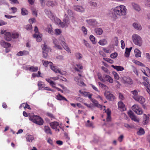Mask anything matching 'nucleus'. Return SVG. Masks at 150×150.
I'll return each instance as SVG.
<instances>
[{"instance_id":"26","label":"nucleus","mask_w":150,"mask_h":150,"mask_svg":"<svg viewBox=\"0 0 150 150\" xmlns=\"http://www.w3.org/2000/svg\"><path fill=\"white\" fill-rule=\"evenodd\" d=\"M98 43L101 46H104L107 44L108 42L106 39H103L100 40Z\"/></svg>"},{"instance_id":"45","label":"nucleus","mask_w":150,"mask_h":150,"mask_svg":"<svg viewBox=\"0 0 150 150\" xmlns=\"http://www.w3.org/2000/svg\"><path fill=\"white\" fill-rule=\"evenodd\" d=\"M85 125L87 127H93V122H90L89 120H87Z\"/></svg>"},{"instance_id":"12","label":"nucleus","mask_w":150,"mask_h":150,"mask_svg":"<svg viewBox=\"0 0 150 150\" xmlns=\"http://www.w3.org/2000/svg\"><path fill=\"white\" fill-rule=\"evenodd\" d=\"M134 99L137 101L138 102L142 105L145 102V98L142 96H135L133 97Z\"/></svg>"},{"instance_id":"61","label":"nucleus","mask_w":150,"mask_h":150,"mask_svg":"<svg viewBox=\"0 0 150 150\" xmlns=\"http://www.w3.org/2000/svg\"><path fill=\"white\" fill-rule=\"evenodd\" d=\"M50 84L52 86V87L53 88H56L57 87L55 86V83L53 81H51L50 82Z\"/></svg>"},{"instance_id":"39","label":"nucleus","mask_w":150,"mask_h":150,"mask_svg":"<svg viewBox=\"0 0 150 150\" xmlns=\"http://www.w3.org/2000/svg\"><path fill=\"white\" fill-rule=\"evenodd\" d=\"M46 30L50 34H53V32L52 30V27L51 25H50V26L47 28H46Z\"/></svg>"},{"instance_id":"56","label":"nucleus","mask_w":150,"mask_h":150,"mask_svg":"<svg viewBox=\"0 0 150 150\" xmlns=\"http://www.w3.org/2000/svg\"><path fill=\"white\" fill-rule=\"evenodd\" d=\"M84 44L88 48H90L91 46L90 44L85 40H83Z\"/></svg>"},{"instance_id":"3","label":"nucleus","mask_w":150,"mask_h":150,"mask_svg":"<svg viewBox=\"0 0 150 150\" xmlns=\"http://www.w3.org/2000/svg\"><path fill=\"white\" fill-rule=\"evenodd\" d=\"M29 119L32 121L39 125H42L43 124V121L41 117L37 115L33 116H29Z\"/></svg>"},{"instance_id":"9","label":"nucleus","mask_w":150,"mask_h":150,"mask_svg":"<svg viewBox=\"0 0 150 150\" xmlns=\"http://www.w3.org/2000/svg\"><path fill=\"white\" fill-rule=\"evenodd\" d=\"M86 22L88 25L93 27L96 26L98 25V23L94 19L87 20H86Z\"/></svg>"},{"instance_id":"24","label":"nucleus","mask_w":150,"mask_h":150,"mask_svg":"<svg viewBox=\"0 0 150 150\" xmlns=\"http://www.w3.org/2000/svg\"><path fill=\"white\" fill-rule=\"evenodd\" d=\"M94 31L97 35H100L103 33V30L101 28H97L95 29Z\"/></svg>"},{"instance_id":"27","label":"nucleus","mask_w":150,"mask_h":150,"mask_svg":"<svg viewBox=\"0 0 150 150\" xmlns=\"http://www.w3.org/2000/svg\"><path fill=\"white\" fill-rule=\"evenodd\" d=\"M56 98L57 100H65L66 101H68V100L66 99L64 96L58 93L57 96Z\"/></svg>"},{"instance_id":"33","label":"nucleus","mask_w":150,"mask_h":150,"mask_svg":"<svg viewBox=\"0 0 150 150\" xmlns=\"http://www.w3.org/2000/svg\"><path fill=\"white\" fill-rule=\"evenodd\" d=\"M42 62L43 65L46 67H47L48 65L50 67L52 64V62H48L47 61L42 60Z\"/></svg>"},{"instance_id":"46","label":"nucleus","mask_w":150,"mask_h":150,"mask_svg":"<svg viewBox=\"0 0 150 150\" xmlns=\"http://www.w3.org/2000/svg\"><path fill=\"white\" fill-rule=\"evenodd\" d=\"M89 38L91 41L92 42L93 44H96L95 38L93 35H90Z\"/></svg>"},{"instance_id":"16","label":"nucleus","mask_w":150,"mask_h":150,"mask_svg":"<svg viewBox=\"0 0 150 150\" xmlns=\"http://www.w3.org/2000/svg\"><path fill=\"white\" fill-rule=\"evenodd\" d=\"M131 5L135 11L139 12L141 10V9L140 6L134 2H132L131 3Z\"/></svg>"},{"instance_id":"31","label":"nucleus","mask_w":150,"mask_h":150,"mask_svg":"<svg viewBox=\"0 0 150 150\" xmlns=\"http://www.w3.org/2000/svg\"><path fill=\"white\" fill-rule=\"evenodd\" d=\"M26 136V139L27 142H32L34 140V138L33 136L28 134Z\"/></svg>"},{"instance_id":"5","label":"nucleus","mask_w":150,"mask_h":150,"mask_svg":"<svg viewBox=\"0 0 150 150\" xmlns=\"http://www.w3.org/2000/svg\"><path fill=\"white\" fill-rule=\"evenodd\" d=\"M34 31L35 33L33 35V37L36 38L37 42H40L42 40V34L39 33L37 26H35V27Z\"/></svg>"},{"instance_id":"48","label":"nucleus","mask_w":150,"mask_h":150,"mask_svg":"<svg viewBox=\"0 0 150 150\" xmlns=\"http://www.w3.org/2000/svg\"><path fill=\"white\" fill-rule=\"evenodd\" d=\"M75 56L77 59H81L83 57L82 54L79 52L75 54Z\"/></svg>"},{"instance_id":"50","label":"nucleus","mask_w":150,"mask_h":150,"mask_svg":"<svg viewBox=\"0 0 150 150\" xmlns=\"http://www.w3.org/2000/svg\"><path fill=\"white\" fill-rule=\"evenodd\" d=\"M112 74L114 75V78L115 79L118 80L119 79V76L116 72L113 71L112 72Z\"/></svg>"},{"instance_id":"64","label":"nucleus","mask_w":150,"mask_h":150,"mask_svg":"<svg viewBox=\"0 0 150 150\" xmlns=\"http://www.w3.org/2000/svg\"><path fill=\"white\" fill-rule=\"evenodd\" d=\"M145 56L149 62H150V56L149 54V53H146L145 54Z\"/></svg>"},{"instance_id":"1","label":"nucleus","mask_w":150,"mask_h":150,"mask_svg":"<svg viewBox=\"0 0 150 150\" xmlns=\"http://www.w3.org/2000/svg\"><path fill=\"white\" fill-rule=\"evenodd\" d=\"M127 10L125 6L120 5L112 8L109 11V16L113 20L119 17L125 16L127 13Z\"/></svg>"},{"instance_id":"19","label":"nucleus","mask_w":150,"mask_h":150,"mask_svg":"<svg viewBox=\"0 0 150 150\" xmlns=\"http://www.w3.org/2000/svg\"><path fill=\"white\" fill-rule=\"evenodd\" d=\"M149 117L148 115H146L144 114L143 124L144 125L147 124L149 122Z\"/></svg>"},{"instance_id":"18","label":"nucleus","mask_w":150,"mask_h":150,"mask_svg":"<svg viewBox=\"0 0 150 150\" xmlns=\"http://www.w3.org/2000/svg\"><path fill=\"white\" fill-rule=\"evenodd\" d=\"M124 82L125 83H126L129 84H131L132 83V82L131 79L129 77H124L123 78Z\"/></svg>"},{"instance_id":"25","label":"nucleus","mask_w":150,"mask_h":150,"mask_svg":"<svg viewBox=\"0 0 150 150\" xmlns=\"http://www.w3.org/2000/svg\"><path fill=\"white\" fill-rule=\"evenodd\" d=\"M29 52L26 50L20 51L17 54V55L18 56L25 55L29 54Z\"/></svg>"},{"instance_id":"44","label":"nucleus","mask_w":150,"mask_h":150,"mask_svg":"<svg viewBox=\"0 0 150 150\" xmlns=\"http://www.w3.org/2000/svg\"><path fill=\"white\" fill-rule=\"evenodd\" d=\"M145 132L142 128H140L138 131L137 132V134L138 135H142L144 134Z\"/></svg>"},{"instance_id":"55","label":"nucleus","mask_w":150,"mask_h":150,"mask_svg":"<svg viewBox=\"0 0 150 150\" xmlns=\"http://www.w3.org/2000/svg\"><path fill=\"white\" fill-rule=\"evenodd\" d=\"M101 69L103 71H104L108 74H109L110 73L109 71L108 70V69L104 67H101Z\"/></svg>"},{"instance_id":"4","label":"nucleus","mask_w":150,"mask_h":150,"mask_svg":"<svg viewBox=\"0 0 150 150\" xmlns=\"http://www.w3.org/2000/svg\"><path fill=\"white\" fill-rule=\"evenodd\" d=\"M132 39L134 43L139 46L142 45V40L140 37L136 34H134L132 36Z\"/></svg>"},{"instance_id":"7","label":"nucleus","mask_w":150,"mask_h":150,"mask_svg":"<svg viewBox=\"0 0 150 150\" xmlns=\"http://www.w3.org/2000/svg\"><path fill=\"white\" fill-rule=\"evenodd\" d=\"M132 108L133 110L137 115H141L143 114V111L142 109L139 107L138 105H134L132 106Z\"/></svg>"},{"instance_id":"15","label":"nucleus","mask_w":150,"mask_h":150,"mask_svg":"<svg viewBox=\"0 0 150 150\" xmlns=\"http://www.w3.org/2000/svg\"><path fill=\"white\" fill-rule=\"evenodd\" d=\"M104 78L105 81H107L111 83H112L113 82V80L112 78L108 75L104 74Z\"/></svg>"},{"instance_id":"35","label":"nucleus","mask_w":150,"mask_h":150,"mask_svg":"<svg viewBox=\"0 0 150 150\" xmlns=\"http://www.w3.org/2000/svg\"><path fill=\"white\" fill-rule=\"evenodd\" d=\"M48 16L52 21H54L57 23V21H56V19L57 18H55L52 12H50V13Z\"/></svg>"},{"instance_id":"52","label":"nucleus","mask_w":150,"mask_h":150,"mask_svg":"<svg viewBox=\"0 0 150 150\" xmlns=\"http://www.w3.org/2000/svg\"><path fill=\"white\" fill-rule=\"evenodd\" d=\"M32 14L33 16H37V11L36 9L33 8L32 9Z\"/></svg>"},{"instance_id":"58","label":"nucleus","mask_w":150,"mask_h":150,"mask_svg":"<svg viewBox=\"0 0 150 150\" xmlns=\"http://www.w3.org/2000/svg\"><path fill=\"white\" fill-rule=\"evenodd\" d=\"M55 32L56 35H59L61 33L62 31L61 30L57 29L55 30Z\"/></svg>"},{"instance_id":"42","label":"nucleus","mask_w":150,"mask_h":150,"mask_svg":"<svg viewBox=\"0 0 150 150\" xmlns=\"http://www.w3.org/2000/svg\"><path fill=\"white\" fill-rule=\"evenodd\" d=\"M21 10V13L22 15L25 16L28 14V11L25 8H22Z\"/></svg>"},{"instance_id":"28","label":"nucleus","mask_w":150,"mask_h":150,"mask_svg":"<svg viewBox=\"0 0 150 150\" xmlns=\"http://www.w3.org/2000/svg\"><path fill=\"white\" fill-rule=\"evenodd\" d=\"M19 35L18 33L15 32L11 33H10V38L16 39L18 38Z\"/></svg>"},{"instance_id":"6","label":"nucleus","mask_w":150,"mask_h":150,"mask_svg":"<svg viewBox=\"0 0 150 150\" xmlns=\"http://www.w3.org/2000/svg\"><path fill=\"white\" fill-rule=\"evenodd\" d=\"M59 40L60 41L61 44L62 46L64 48V49L67 51L68 52L70 53L71 51L70 49L68 46L67 45L65 42L64 38L63 36H60L59 39Z\"/></svg>"},{"instance_id":"53","label":"nucleus","mask_w":150,"mask_h":150,"mask_svg":"<svg viewBox=\"0 0 150 150\" xmlns=\"http://www.w3.org/2000/svg\"><path fill=\"white\" fill-rule=\"evenodd\" d=\"M118 54L116 52H115L112 54L110 56V57L112 59H114L117 57V56Z\"/></svg>"},{"instance_id":"41","label":"nucleus","mask_w":150,"mask_h":150,"mask_svg":"<svg viewBox=\"0 0 150 150\" xmlns=\"http://www.w3.org/2000/svg\"><path fill=\"white\" fill-rule=\"evenodd\" d=\"M38 85L39 90L42 89V88L45 86L44 85L43 83V82L41 81H39L38 82Z\"/></svg>"},{"instance_id":"51","label":"nucleus","mask_w":150,"mask_h":150,"mask_svg":"<svg viewBox=\"0 0 150 150\" xmlns=\"http://www.w3.org/2000/svg\"><path fill=\"white\" fill-rule=\"evenodd\" d=\"M25 28L28 31L31 30L32 28V26L31 24H29L26 25Z\"/></svg>"},{"instance_id":"32","label":"nucleus","mask_w":150,"mask_h":150,"mask_svg":"<svg viewBox=\"0 0 150 150\" xmlns=\"http://www.w3.org/2000/svg\"><path fill=\"white\" fill-rule=\"evenodd\" d=\"M28 69L31 72H36L38 70V67H37L31 66L28 68Z\"/></svg>"},{"instance_id":"10","label":"nucleus","mask_w":150,"mask_h":150,"mask_svg":"<svg viewBox=\"0 0 150 150\" xmlns=\"http://www.w3.org/2000/svg\"><path fill=\"white\" fill-rule=\"evenodd\" d=\"M128 115L132 120L137 122H139V119L136 117L132 111L131 110L129 111L128 112Z\"/></svg>"},{"instance_id":"43","label":"nucleus","mask_w":150,"mask_h":150,"mask_svg":"<svg viewBox=\"0 0 150 150\" xmlns=\"http://www.w3.org/2000/svg\"><path fill=\"white\" fill-rule=\"evenodd\" d=\"M132 62L136 64L139 65L141 67H143L144 66V64L142 63L137 60H133Z\"/></svg>"},{"instance_id":"40","label":"nucleus","mask_w":150,"mask_h":150,"mask_svg":"<svg viewBox=\"0 0 150 150\" xmlns=\"http://www.w3.org/2000/svg\"><path fill=\"white\" fill-rule=\"evenodd\" d=\"M76 66L77 67L78 69L76 68V67H75L74 69L75 70L77 71H79V69H83V66L81 64H76Z\"/></svg>"},{"instance_id":"60","label":"nucleus","mask_w":150,"mask_h":150,"mask_svg":"<svg viewBox=\"0 0 150 150\" xmlns=\"http://www.w3.org/2000/svg\"><path fill=\"white\" fill-rule=\"evenodd\" d=\"M47 5L48 6H54V4L52 1H49L47 3Z\"/></svg>"},{"instance_id":"34","label":"nucleus","mask_w":150,"mask_h":150,"mask_svg":"<svg viewBox=\"0 0 150 150\" xmlns=\"http://www.w3.org/2000/svg\"><path fill=\"white\" fill-rule=\"evenodd\" d=\"M111 67L117 70V71H122L124 70V68L120 66H115L114 65H112Z\"/></svg>"},{"instance_id":"36","label":"nucleus","mask_w":150,"mask_h":150,"mask_svg":"<svg viewBox=\"0 0 150 150\" xmlns=\"http://www.w3.org/2000/svg\"><path fill=\"white\" fill-rule=\"evenodd\" d=\"M44 131L47 134H52V132L50 128L47 126H45L44 128Z\"/></svg>"},{"instance_id":"2","label":"nucleus","mask_w":150,"mask_h":150,"mask_svg":"<svg viewBox=\"0 0 150 150\" xmlns=\"http://www.w3.org/2000/svg\"><path fill=\"white\" fill-rule=\"evenodd\" d=\"M57 23L59 24L62 28L67 27L70 24L69 19L67 15L66 14L64 15L63 20V22H62L60 20L59 18H56Z\"/></svg>"},{"instance_id":"13","label":"nucleus","mask_w":150,"mask_h":150,"mask_svg":"<svg viewBox=\"0 0 150 150\" xmlns=\"http://www.w3.org/2000/svg\"><path fill=\"white\" fill-rule=\"evenodd\" d=\"M1 45L6 48L5 52L6 53H8L9 51V43L8 42H5L4 41H2L1 43Z\"/></svg>"},{"instance_id":"63","label":"nucleus","mask_w":150,"mask_h":150,"mask_svg":"<svg viewBox=\"0 0 150 150\" xmlns=\"http://www.w3.org/2000/svg\"><path fill=\"white\" fill-rule=\"evenodd\" d=\"M145 3L146 6L150 7V0H146L145 2Z\"/></svg>"},{"instance_id":"14","label":"nucleus","mask_w":150,"mask_h":150,"mask_svg":"<svg viewBox=\"0 0 150 150\" xmlns=\"http://www.w3.org/2000/svg\"><path fill=\"white\" fill-rule=\"evenodd\" d=\"M53 43L54 45V47L59 50H62V48L59 44L58 41L55 38H53L52 39Z\"/></svg>"},{"instance_id":"23","label":"nucleus","mask_w":150,"mask_h":150,"mask_svg":"<svg viewBox=\"0 0 150 150\" xmlns=\"http://www.w3.org/2000/svg\"><path fill=\"white\" fill-rule=\"evenodd\" d=\"M91 101L93 103V105L94 106L98 107L101 108L102 105L98 103V101L95 99H91Z\"/></svg>"},{"instance_id":"17","label":"nucleus","mask_w":150,"mask_h":150,"mask_svg":"<svg viewBox=\"0 0 150 150\" xmlns=\"http://www.w3.org/2000/svg\"><path fill=\"white\" fill-rule=\"evenodd\" d=\"M118 109L121 111H124L126 110L125 105L123 102L120 101L118 103Z\"/></svg>"},{"instance_id":"37","label":"nucleus","mask_w":150,"mask_h":150,"mask_svg":"<svg viewBox=\"0 0 150 150\" xmlns=\"http://www.w3.org/2000/svg\"><path fill=\"white\" fill-rule=\"evenodd\" d=\"M133 26L135 29L137 30H141L142 29V27L141 25L137 23H134L133 24Z\"/></svg>"},{"instance_id":"11","label":"nucleus","mask_w":150,"mask_h":150,"mask_svg":"<svg viewBox=\"0 0 150 150\" xmlns=\"http://www.w3.org/2000/svg\"><path fill=\"white\" fill-rule=\"evenodd\" d=\"M105 95L106 98L110 101H112L115 98V96L108 91H106Z\"/></svg>"},{"instance_id":"8","label":"nucleus","mask_w":150,"mask_h":150,"mask_svg":"<svg viewBox=\"0 0 150 150\" xmlns=\"http://www.w3.org/2000/svg\"><path fill=\"white\" fill-rule=\"evenodd\" d=\"M41 47L42 49L43 57L46 58L48 56V53L50 50V48L45 44L42 45Z\"/></svg>"},{"instance_id":"38","label":"nucleus","mask_w":150,"mask_h":150,"mask_svg":"<svg viewBox=\"0 0 150 150\" xmlns=\"http://www.w3.org/2000/svg\"><path fill=\"white\" fill-rule=\"evenodd\" d=\"M51 69L55 73L59 72L60 74H62L61 71L59 69H57L55 67L53 66L52 65L50 67Z\"/></svg>"},{"instance_id":"22","label":"nucleus","mask_w":150,"mask_h":150,"mask_svg":"<svg viewBox=\"0 0 150 150\" xmlns=\"http://www.w3.org/2000/svg\"><path fill=\"white\" fill-rule=\"evenodd\" d=\"M74 9L76 11L82 12L84 11V8L81 6H74Z\"/></svg>"},{"instance_id":"20","label":"nucleus","mask_w":150,"mask_h":150,"mask_svg":"<svg viewBox=\"0 0 150 150\" xmlns=\"http://www.w3.org/2000/svg\"><path fill=\"white\" fill-rule=\"evenodd\" d=\"M5 33L4 38L7 41H9V32H6V31H2L1 32V34H3Z\"/></svg>"},{"instance_id":"47","label":"nucleus","mask_w":150,"mask_h":150,"mask_svg":"<svg viewBox=\"0 0 150 150\" xmlns=\"http://www.w3.org/2000/svg\"><path fill=\"white\" fill-rule=\"evenodd\" d=\"M89 5L94 7H97V4L95 2L91 1L89 2Z\"/></svg>"},{"instance_id":"30","label":"nucleus","mask_w":150,"mask_h":150,"mask_svg":"<svg viewBox=\"0 0 150 150\" xmlns=\"http://www.w3.org/2000/svg\"><path fill=\"white\" fill-rule=\"evenodd\" d=\"M135 54V56L136 57H139L141 56V52L139 50L137 49H135L134 50Z\"/></svg>"},{"instance_id":"21","label":"nucleus","mask_w":150,"mask_h":150,"mask_svg":"<svg viewBox=\"0 0 150 150\" xmlns=\"http://www.w3.org/2000/svg\"><path fill=\"white\" fill-rule=\"evenodd\" d=\"M50 126L53 129H57L59 126V124L57 122H54L50 123Z\"/></svg>"},{"instance_id":"49","label":"nucleus","mask_w":150,"mask_h":150,"mask_svg":"<svg viewBox=\"0 0 150 150\" xmlns=\"http://www.w3.org/2000/svg\"><path fill=\"white\" fill-rule=\"evenodd\" d=\"M103 59L105 61L110 64H112L114 62L113 61V60L108 58L103 57Z\"/></svg>"},{"instance_id":"54","label":"nucleus","mask_w":150,"mask_h":150,"mask_svg":"<svg viewBox=\"0 0 150 150\" xmlns=\"http://www.w3.org/2000/svg\"><path fill=\"white\" fill-rule=\"evenodd\" d=\"M81 29L84 34L85 35H86L87 34V30L86 27L84 26H82L81 28Z\"/></svg>"},{"instance_id":"29","label":"nucleus","mask_w":150,"mask_h":150,"mask_svg":"<svg viewBox=\"0 0 150 150\" xmlns=\"http://www.w3.org/2000/svg\"><path fill=\"white\" fill-rule=\"evenodd\" d=\"M132 48V47L129 48H126L125 55L126 57H128L130 55V52Z\"/></svg>"},{"instance_id":"62","label":"nucleus","mask_w":150,"mask_h":150,"mask_svg":"<svg viewBox=\"0 0 150 150\" xmlns=\"http://www.w3.org/2000/svg\"><path fill=\"white\" fill-rule=\"evenodd\" d=\"M11 10L12 12L13 13H15L17 11V8L14 7L11 8Z\"/></svg>"},{"instance_id":"59","label":"nucleus","mask_w":150,"mask_h":150,"mask_svg":"<svg viewBox=\"0 0 150 150\" xmlns=\"http://www.w3.org/2000/svg\"><path fill=\"white\" fill-rule=\"evenodd\" d=\"M98 79L101 81L102 82H105L104 78L103 79L100 74H98Z\"/></svg>"},{"instance_id":"57","label":"nucleus","mask_w":150,"mask_h":150,"mask_svg":"<svg viewBox=\"0 0 150 150\" xmlns=\"http://www.w3.org/2000/svg\"><path fill=\"white\" fill-rule=\"evenodd\" d=\"M124 126L126 128L129 129L133 127V126L132 125H129L127 123H125L124 124Z\"/></svg>"}]
</instances>
